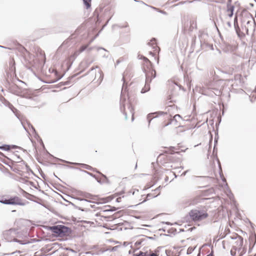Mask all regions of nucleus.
Wrapping results in <instances>:
<instances>
[{
  "label": "nucleus",
  "instance_id": "f257e3e1",
  "mask_svg": "<svg viewBox=\"0 0 256 256\" xmlns=\"http://www.w3.org/2000/svg\"><path fill=\"white\" fill-rule=\"evenodd\" d=\"M124 86L122 88L121 96L120 98V110L125 116V119H128V114H130L132 116V120H134V110L131 105L126 102V98L123 96Z\"/></svg>",
  "mask_w": 256,
  "mask_h": 256
},
{
  "label": "nucleus",
  "instance_id": "f03ea898",
  "mask_svg": "<svg viewBox=\"0 0 256 256\" xmlns=\"http://www.w3.org/2000/svg\"><path fill=\"white\" fill-rule=\"evenodd\" d=\"M50 230L59 236L68 235L70 231L69 228L63 225H57L50 227Z\"/></svg>",
  "mask_w": 256,
  "mask_h": 256
},
{
  "label": "nucleus",
  "instance_id": "7ed1b4c3",
  "mask_svg": "<svg viewBox=\"0 0 256 256\" xmlns=\"http://www.w3.org/2000/svg\"><path fill=\"white\" fill-rule=\"evenodd\" d=\"M0 202L5 204L24 206L26 202L24 200L17 196H12L9 198H2Z\"/></svg>",
  "mask_w": 256,
  "mask_h": 256
},
{
  "label": "nucleus",
  "instance_id": "20e7f679",
  "mask_svg": "<svg viewBox=\"0 0 256 256\" xmlns=\"http://www.w3.org/2000/svg\"><path fill=\"white\" fill-rule=\"evenodd\" d=\"M16 234V230L14 228H10L3 232V237L7 242H14L24 244V243L20 242V240L15 238Z\"/></svg>",
  "mask_w": 256,
  "mask_h": 256
},
{
  "label": "nucleus",
  "instance_id": "39448f33",
  "mask_svg": "<svg viewBox=\"0 0 256 256\" xmlns=\"http://www.w3.org/2000/svg\"><path fill=\"white\" fill-rule=\"evenodd\" d=\"M190 216L194 221H200L208 217L206 212L196 210H192L189 213Z\"/></svg>",
  "mask_w": 256,
  "mask_h": 256
},
{
  "label": "nucleus",
  "instance_id": "423d86ee",
  "mask_svg": "<svg viewBox=\"0 0 256 256\" xmlns=\"http://www.w3.org/2000/svg\"><path fill=\"white\" fill-rule=\"evenodd\" d=\"M162 114H164L163 112H161ZM164 114H166L168 119H170L169 122L165 124L164 126H166L170 124H174L175 126H177V122H178V120L182 119V117L180 114H176L172 118H170V116L166 112L164 113Z\"/></svg>",
  "mask_w": 256,
  "mask_h": 256
},
{
  "label": "nucleus",
  "instance_id": "0eeeda50",
  "mask_svg": "<svg viewBox=\"0 0 256 256\" xmlns=\"http://www.w3.org/2000/svg\"><path fill=\"white\" fill-rule=\"evenodd\" d=\"M156 72L154 70H150L146 73V84H150L152 78L156 77Z\"/></svg>",
  "mask_w": 256,
  "mask_h": 256
},
{
  "label": "nucleus",
  "instance_id": "6e6552de",
  "mask_svg": "<svg viewBox=\"0 0 256 256\" xmlns=\"http://www.w3.org/2000/svg\"><path fill=\"white\" fill-rule=\"evenodd\" d=\"M234 6L232 4V0H228L226 4V12L228 16L230 18H232L234 15Z\"/></svg>",
  "mask_w": 256,
  "mask_h": 256
},
{
  "label": "nucleus",
  "instance_id": "1a4fd4ad",
  "mask_svg": "<svg viewBox=\"0 0 256 256\" xmlns=\"http://www.w3.org/2000/svg\"><path fill=\"white\" fill-rule=\"evenodd\" d=\"M152 238L146 236H142V237L139 240H138L136 242H135V246L138 248V246L140 245H144L146 244V241L148 239H151Z\"/></svg>",
  "mask_w": 256,
  "mask_h": 256
},
{
  "label": "nucleus",
  "instance_id": "9d476101",
  "mask_svg": "<svg viewBox=\"0 0 256 256\" xmlns=\"http://www.w3.org/2000/svg\"><path fill=\"white\" fill-rule=\"evenodd\" d=\"M74 164L76 165H80V166H81L82 168H86V169H87L88 170H92V168L91 166H88L86 164H78V163H74Z\"/></svg>",
  "mask_w": 256,
  "mask_h": 256
},
{
  "label": "nucleus",
  "instance_id": "9b49d317",
  "mask_svg": "<svg viewBox=\"0 0 256 256\" xmlns=\"http://www.w3.org/2000/svg\"><path fill=\"white\" fill-rule=\"evenodd\" d=\"M150 90V84H145L144 86L142 88L141 90V93L144 94L145 93L148 91H149Z\"/></svg>",
  "mask_w": 256,
  "mask_h": 256
},
{
  "label": "nucleus",
  "instance_id": "f8f14e48",
  "mask_svg": "<svg viewBox=\"0 0 256 256\" xmlns=\"http://www.w3.org/2000/svg\"><path fill=\"white\" fill-rule=\"evenodd\" d=\"M88 46V45H83V46H81L79 50L76 52V54H79L82 52H84V50H86Z\"/></svg>",
  "mask_w": 256,
  "mask_h": 256
},
{
  "label": "nucleus",
  "instance_id": "ddd939ff",
  "mask_svg": "<svg viewBox=\"0 0 256 256\" xmlns=\"http://www.w3.org/2000/svg\"><path fill=\"white\" fill-rule=\"evenodd\" d=\"M8 107L12 111V112L14 114H15L16 116L17 117H18V110H16V108L12 104H10V103L8 104Z\"/></svg>",
  "mask_w": 256,
  "mask_h": 256
},
{
  "label": "nucleus",
  "instance_id": "4468645a",
  "mask_svg": "<svg viewBox=\"0 0 256 256\" xmlns=\"http://www.w3.org/2000/svg\"><path fill=\"white\" fill-rule=\"evenodd\" d=\"M236 242L237 243V245L240 247L243 244V238L241 236H238V240H236Z\"/></svg>",
  "mask_w": 256,
  "mask_h": 256
},
{
  "label": "nucleus",
  "instance_id": "2eb2a0df",
  "mask_svg": "<svg viewBox=\"0 0 256 256\" xmlns=\"http://www.w3.org/2000/svg\"><path fill=\"white\" fill-rule=\"evenodd\" d=\"M86 8H88L91 6V0H82Z\"/></svg>",
  "mask_w": 256,
  "mask_h": 256
},
{
  "label": "nucleus",
  "instance_id": "dca6fc26",
  "mask_svg": "<svg viewBox=\"0 0 256 256\" xmlns=\"http://www.w3.org/2000/svg\"><path fill=\"white\" fill-rule=\"evenodd\" d=\"M10 146L9 145H3L0 146V149L4 150H10Z\"/></svg>",
  "mask_w": 256,
  "mask_h": 256
},
{
  "label": "nucleus",
  "instance_id": "f3484780",
  "mask_svg": "<svg viewBox=\"0 0 256 256\" xmlns=\"http://www.w3.org/2000/svg\"><path fill=\"white\" fill-rule=\"evenodd\" d=\"M134 256H148V253L140 252L139 253L134 254Z\"/></svg>",
  "mask_w": 256,
  "mask_h": 256
},
{
  "label": "nucleus",
  "instance_id": "a211bd4d",
  "mask_svg": "<svg viewBox=\"0 0 256 256\" xmlns=\"http://www.w3.org/2000/svg\"><path fill=\"white\" fill-rule=\"evenodd\" d=\"M148 44L153 46V48H154L155 46H154V44H156V39L153 38L152 40L151 41L148 43Z\"/></svg>",
  "mask_w": 256,
  "mask_h": 256
},
{
  "label": "nucleus",
  "instance_id": "6ab92c4d",
  "mask_svg": "<svg viewBox=\"0 0 256 256\" xmlns=\"http://www.w3.org/2000/svg\"><path fill=\"white\" fill-rule=\"evenodd\" d=\"M150 8H152L154 10H158V12H160V13H162V14H165V15L167 14V13L166 12L164 11V10H158V8H156L155 7L152 6H151Z\"/></svg>",
  "mask_w": 256,
  "mask_h": 256
},
{
  "label": "nucleus",
  "instance_id": "aec40b11",
  "mask_svg": "<svg viewBox=\"0 0 256 256\" xmlns=\"http://www.w3.org/2000/svg\"><path fill=\"white\" fill-rule=\"evenodd\" d=\"M77 200H80V201H84L86 202H92L90 200H87L85 198H76Z\"/></svg>",
  "mask_w": 256,
  "mask_h": 256
},
{
  "label": "nucleus",
  "instance_id": "412c9836",
  "mask_svg": "<svg viewBox=\"0 0 256 256\" xmlns=\"http://www.w3.org/2000/svg\"><path fill=\"white\" fill-rule=\"evenodd\" d=\"M152 114H150L148 115L147 118L148 120L149 123H150L151 120L152 119Z\"/></svg>",
  "mask_w": 256,
  "mask_h": 256
},
{
  "label": "nucleus",
  "instance_id": "4be33fe9",
  "mask_svg": "<svg viewBox=\"0 0 256 256\" xmlns=\"http://www.w3.org/2000/svg\"><path fill=\"white\" fill-rule=\"evenodd\" d=\"M148 256H158V255L156 253H154L152 252L148 254Z\"/></svg>",
  "mask_w": 256,
  "mask_h": 256
},
{
  "label": "nucleus",
  "instance_id": "5701e85b",
  "mask_svg": "<svg viewBox=\"0 0 256 256\" xmlns=\"http://www.w3.org/2000/svg\"><path fill=\"white\" fill-rule=\"evenodd\" d=\"M237 16H236L235 18H234V26L236 27V24H238V21H237Z\"/></svg>",
  "mask_w": 256,
  "mask_h": 256
},
{
  "label": "nucleus",
  "instance_id": "b1692460",
  "mask_svg": "<svg viewBox=\"0 0 256 256\" xmlns=\"http://www.w3.org/2000/svg\"><path fill=\"white\" fill-rule=\"evenodd\" d=\"M84 197H85V198H91V196H91L90 194H84Z\"/></svg>",
  "mask_w": 256,
  "mask_h": 256
},
{
  "label": "nucleus",
  "instance_id": "393cba45",
  "mask_svg": "<svg viewBox=\"0 0 256 256\" xmlns=\"http://www.w3.org/2000/svg\"><path fill=\"white\" fill-rule=\"evenodd\" d=\"M216 91V92H214V94H216V95H220V90H218L217 89H214Z\"/></svg>",
  "mask_w": 256,
  "mask_h": 256
},
{
  "label": "nucleus",
  "instance_id": "a878e982",
  "mask_svg": "<svg viewBox=\"0 0 256 256\" xmlns=\"http://www.w3.org/2000/svg\"><path fill=\"white\" fill-rule=\"evenodd\" d=\"M226 24L228 26L229 28H230L232 26L231 22H226Z\"/></svg>",
  "mask_w": 256,
  "mask_h": 256
},
{
  "label": "nucleus",
  "instance_id": "bb28decb",
  "mask_svg": "<svg viewBox=\"0 0 256 256\" xmlns=\"http://www.w3.org/2000/svg\"><path fill=\"white\" fill-rule=\"evenodd\" d=\"M188 171V170H186V171L182 173V175H183V176H185V175L187 173Z\"/></svg>",
  "mask_w": 256,
  "mask_h": 256
},
{
  "label": "nucleus",
  "instance_id": "cd10ccee",
  "mask_svg": "<svg viewBox=\"0 0 256 256\" xmlns=\"http://www.w3.org/2000/svg\"><path fill=\"white\" fill-rule=\"evenodd\" d=\"M30 127H31L32 129L34 132L35 131V129L34 128V126L32 125H30Z\"/></svg>",
  "mask_w": 256,
  "mask_h": 256
},
{
  "label": "nucleus",
  "instance_id": "c85d7f7f",
  "mask_svg": "<svg viewBox=\"0 0 256 256\" xmlns=\"http://www.w3.org/2000/svg\"><path fill=\"white\" fill-rule=\"evenodd\" d=\"M144 59L145 61H148V60L146 58H144Z\"/></svg>",
  "mask_w": 256,
  "mask_h": 256
},
{
  "label": "nucleus",
  "instance_id": "c756f323",
  "mask_svg": "<svg viewBox=\"0 0 256 256\" xmlns=\"http://www.w3.org/2000/svg\"><path fill=\"white\" fill-rule=\"evenodd\" d=\"M168 176H166V178H165L166 181H167L168 180Z\"/></svg>",
  "mask_w": 256,
  "mask_h": 256
},
{
  "label": "nucleus",
  "instance_id": "7c9ffc66",
  "mask_svg": "<svg viewBox=\"0 0 256 256\" xmlns=\"http://www.w3.org/2000/svg\"><path fill=\"white\" fill-rule=\"evenodd\" d=\"M115 210H116V208H113V209L111 210L110 211H114Z\"/></svg>",
  "mask_w": 256,
  "mask_h": 256
},
{
  "label": "nucleus",
  "instance_id": "2f4dec72",
  "mask_svg": "<svg viewBox=\"0 0 256 256\" xmlns=\"http://www.w3.org/2000/svg\"><path fill=\"white\" fill-rule=\"evenodd\" d=\"M102 176H103V177H104L105 178H106V179L107 178H106V176H104V174H102Z\"/></svg>",
  "mask_w": 256,
  "mask_h": 256
},
{
  "label": "nucleus",
  "instance_id": "473e14b6",
  "mask_svg": "<svg viewBox=\"0 0 256 256\" xmlns=\"http://www.w3.org/2000/svg\"><path fill=\"white\" fill-rule=\"evenodd\" d=\"M174 175L175 178H176L177 176L175 173H174Z\"/></svg>",
  "mask_w": 256,
  "mask_h": 256
},
{
  "label": "nucleus",
  "instance_id": "72a5a7b5",
  "mask_svg": "<svg viewBox=\"0 0 256 256\" xmlns=\"http://www.w3.org/2000/svg\"><path fill=\"white\" fill-rule=\"evenodd\" d=\"M192 1H188V2L190 3L192 2Z\"/></svg>",
  "mask_w": 256,
  "mask_h": 256
},
{
  "label": "nucleus",
  "instance_id": "f704fd0d",
  "mask_svg": "<svg viewBox=\"0 0 256 256\" xmlns=\"http://www.w3.org/2000/svg\"><path fill=\"white\" fill-rule=\"evenodd\" d=\"M138 2H143L142 1H138Z\"/></svg>",
  "mask_w": 256,
  "mask_h": 256
},
{
  "label": "nucleus",
  "instance_id": "c9c22d12",
  "mask_svg": "<svg viewBox=\"0 0 256 256\" xmlns=\"http://www.w3.org/2000/svg\"><path fill=\"white\" fill-rule=\"evenodd\" d=\"M148 196H150V194H148V195L147 196V197H148Z\"/></svg>",
  "mask_w": 256,
  "mask_h": 256
},
{
  "label": "nucleus",
  "instance_id": "e433bc0d",
  "mask_svg": "<svg viewBox=\"0 0 256 256\" xmlns=\"http://www.w3.org/2000/svg\"><path fill=\"white\" fill-rule=\"evenodd\" d=\"M0 47H2V48H4V46H0Z\"/></svg>",
  "mask_w": 256,
  "mask_h": 256
}]
</instances>
